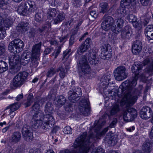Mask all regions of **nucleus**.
<instances>
[{"label": "nucleus", "instance_id": "obj_1", "mask_svg": "<svg viewBox=\"0 0 153 153\" xmlns=\"http://www.w3.org/2000/svg\"><path fill=\"white\" fill-rule=\"evenodd\" d=\"M142 67L137 63H135L131 67V71L134 74L133 77L131 80H127L122 84L123 87L121 89L120 95L114 91L108 92V97L111 100H115L116 96L121 97L123 96L120 101V105L122 106L125 105L128 106L133 104L136 101L138 96L141 93L140 90H137L134 87L137 84L138 75Z\"/></svg>", "mask_w": 153, "mask_h": 153}, {"label": "nucleus", "instance_id": "obj_2", "mask_svg": "<svg viewBox=\"0 0 153 153\" xmlns=\"http://www.w3.org/2000/svg\"><path fill=\"white\" fill-rule=\"evenodd\" d=\"M52 106L51 102L47 103L45 109L46 114L44 116L42 112L39 109V104L36 102L35 103L32 109L35 112L33 116L31 123L33 128L37 129L42 127L43 129L47 130L53 126L55 123V120L52 115Z\"/></svg>", "mask_w": 153, "mask_h": 153}, {"label": "nucleus", "instance_id": "obj_3", "mask_svg": "<svg viewBox=\"0 0 153 153\" xmlns=\"http://www.w3.org/2000/svg\"><path fill=\"white\" fill-rule=\"evenodd\" d=\"M98 139L93 133L87 136V133L84 132L79 137L77 138L74 143L75 148L79 147L80 153H88L92 143Z\"/></svg>", "mask_w": 153, "mask_h": 153}, {"label": "nucleus", "instance_id": "obj_4", "mask_svg": "<svg viewBox=\"0 0 153 153\" xmlns=\"http://www.w3.org/2000/svg\"><path fill=\"white\" fill-rule=\"evenodd\" d=\"M41 44H38L34 45L32 50V55L28 50L25 51L21 55L20 59V64L23 65L27 64L29 62L31 56V66L36 67L38 65V60L40 55Z\"/></svg>", "mask_w": 153, "mask_h": 153}, {"label": "nucleus", "instance_id": "obj_5", "mask_svg": "<svg viewBox=\"0 0 153 153\" xmlns=\"http://www.w3.org/2000/svg\"><path fill=\"white\" fill-rule=\"evenodd\" d=\"M36 9L34 2L28 1L21 3L18 7L17 11L20 15L26 16L30 13L34 12Z\"/></svg>", "mask_w": 153, "mask_h": 153}, {"label": "nucleus", "instance_id": "obj_6", "mask_svg": "<svg viewBox=\"0 0 153 153\" xmlns=\"http://www.w3.org/2000/svg\"><path fill=\"white\" fill-rule=\"evenodd\" d=\"M24 46L23 42L19 39H16L12 41L9 44L8 49L14 54L18 53L23 50Z\"/></svg>", "mask_w": 153, "mask_h": 153}, {"label": "nucleus", "instance_id": "obj_7", "mask_svg": "<svg viewBox=\"0 0 153 153\" xmlns=\"http://www.w3.org/2000/svg\"><path fill=\"white\" fill-rule=\"evenodd\" d=\"M28 76V74L26 72H19L13 78L12 85L14 87H20L23 84Z\"/></svg>", "mask_w": 153, "mask_h": 153}, {"label": "nucleus", "instance_id": "obj_8", "mask_svg": "<svg viewBox=\"0 0 153 153\" xmlns=\"http://www.w3.org/2000/svg\"><path fill=\"white\" fill-rule=\"evenodd\" d=\"M13 20L11 17H8L4 19L3 24L0 25V39H3L6 36V28H9L13 23Z\"/></svg>", "mask_w": 153, "mask_h": 153}, {"label": "nucleus", "instance_id": "obj_9", "mask_svg": "<svg viewBox=\"0 0 153 153\" xmlns=\"http://www.w3.org/2000/svg\"><path fill=\"white\" fill-rule=\"evenodd\" d=\"M126 68L123 66H119L114 71V76L115 79L120 81L125 79L127 77V74L126 73Z\"/></svg>", "mask_w": 153, "mask_h": 153}, {"label": "nucleus", "instance_id": "obj_10", "mask_svg": "<svg viewBox=\"0 0 153 153\" xmlns=\"http://www.w3.org/2000/svg\"><path fill=\"white\" fill-rule=\"evenodd\" d=\"M103 20L101 24V27L102 29L107 31L111 29L114 25V20L113 18L109 16L105 15L103 16Z\"/></svg>", "mask_w": 153, "mask_h": 153}, {"label": "nucleus", "instance_id": "obj_11", "mask_svg": "<svg viewBox=\"0 0 153 153\" xmlns=\"http://www.w3.org/2000/svg\"><path fill=\"white\" fill-rule=\"evenodd\" d=\"M9 62L10 65L12 66V68L14 70L15 72H17L19 70L17 69L16 67L19 66L20 64L19 56L18 54H13L10 55L9 57Z\"/></svg>", "mask_w": 153, "mask_h": 153}, {"label": "nucleus", "instance_id": "obj_12", "mask_svg": "<svg viewBox=\"0 0 153 153\" xmlns=\"http://www.w3.org/2000/svg\"><path fill=\"white\" fill-rule=\"evenodd\" d=\"M90 103L88 99L82 100L79 103V109L80 111L84 114H88L90 111Z\"/></svg>", "mask_w": 153, "mask_h": 153}, {"label": "nucleus", "instance_id": "obj_13", "mask_svg": "<svg viewBox=\"0 0 153 153\" xmlns=\"http://www.w3.org/2000/svg\"><path fill=\"white\" fill-rule=\"evenodd\" d=\"M30 127L27 125L23 126L22 133L24 139L27 141H30L33 139L32 133L30 131Z\"/></svg>", "mask_w": 153, "mask_h": 153}, {"label": "nucleus", "instance_id": "obj_14", "mask_svg": "<svg viewBox=\"0 0 153 153\" xmlns=\"http://www.w3.org/2000/svg\"><path fill=\"white\" fill-rule=\"evenodd\" d=\"M97 52L93 49L90 50L86 54L88 60L91 64L95 65L98 63V58L97 57Z\"/></svg>", "mask_w": 153, "mask_h": 153}, {"label": "nucleus", "instance_id": "obj_15", "mask_svg": "<svg viewBox=\"0 0 153 153\" xmlns=\"http://www.w3.org/2000/svg\"><path fill=\"white\" fill-rule=\"evenodd\" d=\"M152 111L148 106L143 107L140 112V115L143 119H148L151 117L152 114Z\"/></svg>", "mask_w": 153, "mask_h": 153}, {"label": "nucleus", "instance_id": "obj_16", "mask_svg": "<svg viewBox=\"0 0 153 153\" xmlns=\"http://www.w3.org/2000/svg\"><path fill=\"white\" fill-rule=\"evenodd\" d=\"M77 91H70L68 93L69 100L72 102L74 103L78 99V98L81 95V91L80 88H77Z\"/></svg>", "mask_w": 153, "mask_h": 153}, {"label": "nucleus", "instance_id": "obj_17", "mask_svg": "<svg viewBox=\"0 0 153 153\" xmlns=\"http://www.w3.org/2000/svg\"><path fill=\"white\" fill-rule=\"evenodd\" d=\"M123 20L122 19H117L116 25H114L112 27V31L113 32L116 34L119 33L123 26Z\"/></svg>", "mask_w": 153, "mask_h": 153}, {"label": "nucleus", "instance_id": "obj_18", "mask_svg": "<svg viewBox=\"0 0 153 153\" xmlns=\"http://www.w3.org/2000/svg\"><path fill=\"white\" fill-rule=\"evenodd\" d=\"M131 27L126 26L121 32V37L124 39H129L131 37Z\"/></svg>", "mask_w": 153, "mask_h": 153}, {"label": "nucleus", "instance_id": "obj_19", "mask_svg": "<svg viewBox=\"0 0 153 153\" xmlns=\"http://www.w3.org/2000/svg\"><path fill=\"white\" fill-rule=\"evenodd\" d=\"M142 43L139 40L135 41L132 45V52L134 54L137 55L141 51L142 49Z\"/></svg>", "mask_w": 153, "mask_h": 153}, {"label": "nucleus", "instance_id": "obj_20", "mask_svg": "<svg viewBox=\"0 0 153 153\" xmlns=\"http://www.w3.org/2000/svg\"><path fill=\"white\" fill-rule=\"evenodd\" d=\"M143 64L144 66L146 65H148L145 69V72L150 75L152 74V73L153 71V60L151 62L149 59L147 58L143 61Z\"/></svg>", "mask_w": 153, "mask_h": 153}, {"label": "nucleus", "instance_id": "obj_21", "mask_svg": "<svg viewBox=\"0 0 153 153\" xmlns=\"http://www.w3.org/2000/svg\"><path fill=\"white\" fill-rule=\"evenodd\" d=\"M101 53L100 55L101 58L105 60H108L111 57V55L108 51L106 47H102L101 49Z\"/></svg>", "mask_w": 153, "mask_h": 153}, {"label": "nucleus", "instance_id": "obj_22", "mask_svg": "<svg viewBox=\"0 0 153 153\" xmlns=\"http://www.w3.org/2000/svg\"><path fill=\"white\" fill-rule=\"evenodd\" d=\"M111 79L110 76V75H104L102 77L101 79V82L100 85L103 86H105V88L107 89L108 88V87L110 86L111 85L109 81Z\"/></svg>", "mask_w": 153, "mask_h": 153}, {"label": "nucleus", "instance_id": "obj_23", "mask_svg": "<svg viewBox=\"0 0 153 153\" xmlns=\"http://www.w3.org/2000/svg\"><path fill=\"white\" fill-rule=\"evenodd\" d=\"M142 148L144 153H150L152 150V143L148 141H146L143 143Z\"/></svg>", "mask_w": 153, "mask_h": 153}, {"label": "nucleus", "instance_id": "obj_24", "mask_svg": "<svg viewBox=\"0 0 153 153\" xmlns=\"http://www.w3.org/2000/svg\"><path fill=\"white\" fill-rule=\"evenodd\" d=\"M29 25L28 23L22 22L18 25L16 29L19 32H24L28 29Z\"/></svg>", "mask_w": 153, "mask_h": 153}, {"label": "nucleus", "instance_id": "obj_25", "mask_svg": "<svg viewBox=\"0 0 153 153\" xmlns=\"http://www.w3.org/2000/svg\"><path fill=\"white\" fill-rule=\"evenodd\" d=\"M65 99L62 95L56 97L54 100V103L57 107H60L65 103Z\"/></svg>", "mask_w": 153, "mask_h": 153}, {"label": "nucleus", "instance_id": "obj_26", "mask_svg": "<svg viewBox=\"0 0 153 153\" xmlns=\"http://www.w3.org/2000/svg\"><path fill=\"white\" fill-rule=\"evenodd\" d=\"M21 137V134L20 132H14L11 136L10 140L12 142L16 143L20 140Z\"/></svg>", "mask_w": 153, "mask_h": 153}, {"label": "nucleus", "instance_id": "obj_27", "mask_svg": "<svg viewBox=\"0 0 153 153\" xmlns=\"http://www.w3.org/2000/svg\"><path fill=\"white\" fill-rule=\"evenodd\" d=\"M127 110L130 116L131 121H133L136 117L137 115V111L133 108H129Z\"/></svg>", "mask_w": 153, "mask_h": 153}, {"label": "nucleus", "instance_id": "obj_28", "mask_svg": "<svg viewBox=\"0 0 153 153\" xmlns=\"http://www.w3.org/2000/svg\"><path fill=\"white\" fill-rule=\"evenodd\" d=\"M120 111L119 103L117 102L115 103L112 106L110 111V114L111 115H114Z\"/></svg>", "mask_w": 153, "mask_h": 153}, {"label": "nucleus", "instance_id": "obj_29", "mask_svg": "<svg viewBox=\"0 0 153 153\" xmlns=\"http://www.w3.org/2000/svg\"><path fill=\"white\" fill-rule=\"evenodd\" d=\"M8 68L7 63L2 60H0V73L6 71Z\"/></svg>", "mask_w": 153, "mask_h": 153}, {"label": "nucleus", "instance_id": "obj_30", "mask_svg": "<svg viewBox=\"0 0 153 153\" xmlns=\"http://www.w3.org/2000/svg\"><path fill=\"white\" fill-rule=\"evenodd\" d=\"M120 7L117 10V13L118 14L119 16L120 17H123L126 15V10L125 9L126 6H122L120 4Z\"/></svg>", "mask_w": 153, "mask_h": 153}, {"label": "nucleus", "instance_id": "obj_31", "mask_svg": "<svg viewBox=\"0 0 153 153\" xmlns=\"http://www.w3.org/2000/svg\"><path fill=\"white\" fill-rule=\"evenodd\" d=\"M81 70L85 74H89L91 72V68L88 64L81 66Z\"/></svg>", "mask_w": 153, "mask_h": 153}, {"label": "nucleus", "instance_id": "obj_32", "mask_svg": "<svg viewBox=\"0 0 153 153\" xmlns=\"http://www.w3.org/2000/svg\"><path fill=\"white\" fill-rule=\"evenodd\" d=\"M100 12L103 13H106L108 10L109 6L107 3L102 2L100 4Z\"/></svg>", "mask_w": 153, "mask_h": 153}, {"label": "nucleus", "instance_id": "obj_33", "mask_svg": "<svg viewBox=\"0 0 153 153\" xmlns=\"http://www.w3.org/2000/svg\"><path fill=\"white\" fill-rule=\"evenodd\" d=\"M20 105L19 103H13L10 105L8 106L5 110V111L7 112L8 109H10V111H15L17 110L19 107Z\"/></svg>", "mask_w": 153, "mask_h": 153}, {"label": "nucleus", "instance_id": "obj_34", "mask_svg": "<svg viewBox=\"0 0 153 153\" xmlns=\"http://www.w3.org/2000/svg\"><path fill=\"white\" fill-rule=\"evenodd\" d=\"M64 14L62 12H61L59 14L57 18L56 19H53L54 23L56 24L61 22L64 19Z\"/></svg>", "mask_w": 153, "mask_h": 153}, {"label": "nucleus", "instance_id": "obj_35", "mask_svg": "<svg viewBox=\"0 0 153 153\" xmlns=\"http://www.w3.org/2000/svg\"><path fill=\"white\" fill-rule=\"evenodd\" d=\"M126 19L130 22H131L132 24L135 22H136L137 18L136 16L132 14H128L126 17Z\"/></svg>", "mask_w": 153, "mask_h": 153}, {"label": "nucleus", "instance_id": "obj_36", "mask_svg": "<svg viewBox=\"0 0 153 153\" xmlns=\"http://www.w3.org/2000/svg\"><path fill=\"white\" fill-rule=\"evenodd\" d=\"M127 110L124 111L123 114V118L124 120L126 122L131 121L130 116Z\"/></svg>", "mask_w": 153, "mask_h": 153}, {"label": "nucleus", "instance_id": "obj_37", "mask_svg": "<svg viewBox=\"0 0 153 153\" xmlns=\"http://www.w3.org/2000/svg\"><path fill=\"white\" fill-rule=\"evenodd\" d=\"M88 48L86 47V46L83 43H82L78 49L77 52L79 54H80V53H82L86 51Z\"/></svg>", "mask_w": 153, "mask_h": 153}, {"label": "nucleus", "instance_id": "obj_38", "mask_svg": "<svg viewBox=\"0 0 153 153\" xmlns=\"http://www.w3.org/2000/svg\"><path fill=\"white\" fill-rule=\"evenodd\" d=\"M57 13L56 10L54 8H52L51 11L49 12L48 13V17L51 19L52 18L53 19Z\"/></svg>", "mask_w": 153, "mask_h": 153}, {"label": "nucleus", "instance_id": "obj_39", "mask_svg": "<svg viewBox=\"0 0 153 153\" xmlns=\"http://www.w3.org/2000/svg\"><path fill=\"white\" fill-rule=\"evenodd\" d=\"M79 64L82 66L88 64L86 56L84 55L81 56L79 61Z\"/></svg>", "mask_w": 153, "mask_h": 153}, {"label": "nucleus", "instance_id": "obj_40", "mask_svg": "<svg viewBox=\"0 0 153 153\" xmlns=\"http://www.w3.org/2000/svg\"><path fill=\"white\" fill-rule=\"evenodd\" d=\"M134 0H121L120 3L122 6H129Z\"/></svg>", "mask_w": 153, "mask_h": 153}, {"label": "nucleus", "instance_id": "obj_41", "mask_svg": "<svg viewBox=\"0 0 153 153\" xmlns=\"http://www.w3.org/2000/svg\"><path fill=\"white\" fill-rule=\"evenodd\" d=\"M33 97L32 95L30 94L28 96L27 102L26 103V106L27 107L30 105L33 102Z\"/></svg>", "mask_w": 153, "mask_h": 153}, {"label": "nucleus", "instance_id": "obj_42", "mask_svg": "<svg viewBox=\"0 0 153 153\" xmlns=\"http://www.w3.org/2000/svg\"><path fill=\"white\" fill-rule=\"evenodd\" d=\"M91 42V39L89 38H87L86 39L84 42L83 43L86 46V47H87L89 48L90 47Z\"/></svg>", "mask_w": 153, "mask_h": 153}, {"label": "nucleus", "instance_id": "obj_43", "mask_svg": "<svg viewBox=\"0 0 153 153\" xmlns=\"http://www.w3.org/2000/svg\"><path fill=\"white\" fill-rule=\"evenodd\" d=\"M42 15L41 13H36L35 16V19L37 22H39L42 20Z\"/></svg>", "mask_w": 153, "mask_h": 153}, {"label": "nucleus", "instance_id": "obj_44", "mask_svg": "<svg viewBox=\"0 0 153 153\" xmlns=\"http://www.w3.org/2000/svg\"><path fill=\"white\" fill-rule=\"evenodd\" d=\"M132 24L134 27L137 28L139 30L141 29L142 27V25L137 22V21L133 23Z\"/></svg>", "mask_w": 153, "mask_h": 153}, {"label": "nucleus", "instance_id": "obj_45", "mask_svg": "<svg viewBox=\"0 0 153 153\" xmlns=\"http://www.w3.org/2000/svg\"><path fill=\"white\" fill-rule=\"evenodd\" d=\"M73 4L75 7H80L82 5L81 0H74Z\"/></svg>", "mask_w": 153, "mask_h": 153}, {"label": "nucleus", "instance_id": "obj_46", "mask_svg": "<svg viewBox=\"0 0 153 153\" xmlns=\"http://www.w3.org/2000/svg\"><path fill=\"white\" fill-rule=\"evenodd\" d=\"M91 153H104V150L100 147H98L96 150H94Z\"/></svg>", "mask_w": 153, "mask_h": 153}, {"label": "nucleus", "instance_id": "obj_47", "mask_svg": "<svg viewBox=\"0 0 153 153\" xmlns=\"http://www.w3.org/2000/svg\"><path fill=\"white\" fill-rule=\"evenodd\" d=\"M55 73V71L54 69L53 68H51L48 71L47 75L49 77H51Z\"/></svg>", "mask_w": 153, "mask_h": 153}, {"label": "nucleus", "instance_id": "obj_48", "mask_svg": "<svg viewBox=\"0 0 153 153\" xmlns=\"http://www.w3.org/2000/svg\"><path fill=\"white\" fill-rule=\"evenodd\" d=\"M90 15L94 19L96 18L98 16L97 13L95 10H91L90 12Z\"/></svg>", "mask_w": 153, "mask_h": 153}, {"label": "nucleus", "instance_id": "obj_49", "mask_svg": "<svg viewBox=\"0 0 153 153\" xmlns=\"http://www.w3.org/2000/svg\"><path fill=\"white\" fill-rule=\"evenodd\" d=\"M152 32L153 31V25H149L146 27L145 29L144 32Z\"/></svg>", "mask_w": 153, "mask_h": 153}, {"label": "nucleus", "instance_id": "obj_50", "mask_svg": "<svg viewBox=\"0 0 153 153\" xmlns=\"http://www.w3.org/2000/svg\"><path fill=\"white\" fill-rule=\"evenodd\" d=\"M74 36H71L69 41V47L70 48L74 42Z\"/></svg>", "mask_w": 153, "mask_h": 153}, {"label": "nucleus", "instance_id": "obj_51", "mask_svg": "<svg viewBox=\"0 0 153 153\" xmlns=\"http://www.w3.org/2000/svg\"><path fill=\"white\" fill-rule=\"evenodd\" d=\"M143 6H147L149 3V0H140Z\"/></svg>", "mask_w": 153, "mask_h": 153}, {"label": "nucleus", "instance_id": "obj_52", "mask_svg": "<svg viewBox=\"0 0 153 153\" xmlns=\"http://www.w3.org/2000/svg\"><path fill=\"white\" fill-rule=\"evenodd\" d=\"M40 151L38 149L33 148L30 149L29 153H39Z\"/></svg>", "mask_w": 153, "mask_h": 153}, {"label": "nucleus", "instance_id": "obj_53", "mask_svg": "<svg viewBox=\"0 0 153 153\" xmlns=\"http://www.w3.org/2000/svg\"><path fill=\"white\" fill-rule=\"evenodd\" d=\"M9 114L7 115L10 116L11 119L13 118L16 114V113L15 112V111H10V110H9Z\"/></svg>", "mask_w": 153, "mask_h": 153}, {"label": "nucleus", "instance_id": "obj_54", "mask_svg": "<svg viewBox=\"0 0 153 153\" xmlns=\"http://www.w3.org/2000/svg\"><path fill=\"white\" fill-rule=\"evenodd\" d=\"M62 60L64 61H66L67 60V52L65 51L64 52Z\"/></svg>", "mask_w": 153, "mask_h": 153}, {"label": "nucleus", "instance_id": "obj_55", "mask_svg": "<svg viewBox=\"0 0 153 153\" xmlns=\"http://www.w3.org/2000/svg\"><path fill=\"white\" fill-rule=\"evenodd\" d=\"M5 51V48L3 46L0 45V56L3 54Z\"/></svg>", "mask_w": 153, "mask_h": 153}, {"label": "nucleus", "instance_id": "obj_56", "mask_svg": "<svg viewBox=\"0 0 153 153\" xmlns=\"http://www.w3.org/2000/svg\"><path fill=\"white\" fill-rule=\"evenodd\" d=\"M108 127L106 128H105L100 133V136H103L104 135L105 133L108 130Z\"/></svg>", "mask_w": 153, "mask_h": 153}, {"label": "nucleus", "instance_id": "obj_57", "mask_svg": "<svg viewBox=\"0 0 153 153\" xmlns=\"http://www.w3.org/2000/svg\"><path fill=\"white\" fill-rule=\"evenodd\" d=\"M88 33L87 32H86L85 33H84L79 39V41L81 42L82 40H83L84 38H85L86 37V36L88 35Z\"/></svg>", "mask_w": 153, "mask_h": 153}, {"label": "nucleus", "instance_id": "obj_58", "mask_svg": "<svg viewBox=\"0 0 153 153\" xmlns=\"http://www.w3.org/2000/svg\"><path fill=\"white\" fill-rule=\"evenodd\" d=\"M23 98V94H21L18 95L16 97V100L17 101H19Z\"/></svg>", "mask_w": 153, "mask_h": 153}, {"label": "nucleus", "instance_id": "obj_59", "mask_svg": "<svg viewBox=\"0 0 153 153\" xmlns=\"http://www.w3.org/2000/svg\"><path fill=\"white\" fill-rule=\"evenodd\" d=\"M148 40H153V36L152 33L149 34H148V36H146Z\"/></svg>", "mask_w": 153, "mask_h": 153}, {"label": "nucleus", "instance_id": "obj_60", "mask_svg": "<svg viewBox=\"0 0 153 153\" xmlns=\"http://www.w3.org/2000/svg\"><path fill=\"white\" fill-rule=\"evenodd\" d=\"M51 51V49L50 48H46L44 52V53L45 55H47Z\"/></svg>", "mask_w": 153, "mask_h": 153}, {"label": "nucleus", "instance_id": "obj_61", "mask_svg": "<svg viewBox=\"0 0 153 153\" xmlns=\"http://www.w3.org/2000/svg\"><path fill=\"white\" fill-rule=\"evenodd\" d=\"M60 49H58L56 51H55L54 52V53L55 54V58H56L59 54L60 53Z\"/></svg>", "mask_w": 153, "mask_h": 153}, {"label": "nucleus", "instance_id": "obj_62", "mask_svg": "<svg viewBox=\"0 0 153 153\" xmlns=\"http://www.w3.org/2000/svg\"><path fill=\"white\" fill-rule=\"evenodd\" d=\"M149 137L150 138H153V126H152L151 131L149 133Z\"/></svg>", "mask_w": 153, "mask_h": 153}, {"label": "nucleus", "instance_id": "obj_63", "mask_svg": "<svg viewBox=\"0 0 153 153\" xmlns=\"http://www.w3.org/2000/svg\"><path fill=\"white\" fill-rule=\"evenodd\" d=\"M78 29L79 28L76 27L73 29L72 32L73 35H75L77 33Z\"/></svg>", "mask_w": 153, "mask_h": 153}, {"label": "nucleus", "instance_id": "obj_64", "mask_svg": "<svg viewBox=\"0 0 153 153\" xmlns=\"http://www.w3.org/2000/svg\"><path fill=\"white\" fill-rule=\"evenodd\" d=\"M68 134H71L72 132V130L71 127L69 126H68Z\"/></svg>", "mask_w": 153, "mask_h": 153}]
</instances>
